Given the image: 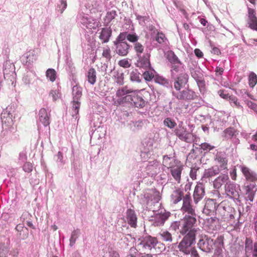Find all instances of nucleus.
<instances>
[{
  "instance_id": "62",
  "label": "nucleus",
  "mask_w": 257,
  "mask_h": 257,
  "mask_svg": "<svg viewBox=\"0 0 257 257\" xmlns=\"http://www.w3.org/2000/svg\"><path fill=\"white\" fill-rule=\"evenodd\" d=\"M33 165L30 162H26L23 166V170L27 173H30L33 170Z\"/></svg>"
},
{
  "instance_id": "29",
  "label": "nucleus",
  "mask_w": 257,
  "mask_h": 257,
  "mask_svg": "<svg viewBox=\"0 0 257 257\" xmlns=\"http://www.w3.org/2000/svg\"><path fill=\"white\" fill-rule=\"evenodd\" d=\"M213 240L208 238L200 239L198 243V247L203 251L208 252L212 249Z\"/></svg>"
},
{
  "instance_id": "64",
  "label": "nucleus",
  "mask_w": 257,
  "mask_h": 257,
  "mask_svg": "<svg viewBox=\"0 0 257 257\" xmlns=\"http://www.w3.org/2000/svg\"><path fill=\"white\" fill-rule=\"evenodd\" d=\"M55 157L58 166H62L65 163L63 160V156L61 152H59Z\"/></svg>"
},
{
  "instance_id": "16",
  "label": "nucleus",
  "mask_w": 257,
  "mask_h": 257,
  "mask_svg": "<svg viewBox=\"0 0 257 257\" xmlns=\"http://www.w3.org/2000/svg\"><path fill=\"white\" fill-rule=\"evenodd\" d=\"M157 244H158V242L156 238L151 236H146L141 239L138 245L149 250L153 248H155Z\"/></svg>"
},
{
  "instance_id": "30",
  "label": "nucleus",
  "mask_w": 257,
  "mask_h": 257,
  "mask_svg": "<svg viewBox=\"0 0 257 257\" xmlns=\"http://www.w3.org/2000/svg\"><path fill=\"white\" fill-rule=\"evenodd\" d=\"M137 219V215L134 210L130 209L127 210L126 212V220L132 227H136Z\"/></svg>"
},
{
  "instance_id": "55",
  "label": "nucleus",
  "mask_w": 257,
  "mask_h": 257,
  "mask_svg": "<svg viewBox=\"0 0 257 257\" xmlns=\"http://www.w3.org/2000/svg\"><path fill=\"white\" fill-rule=\"evenodd\" d=\"M139 37L135 33H127V40L134 44L138 43Z\"/></svg>"
},
{
  "instance_id": "36",
  "label": "nucleus",
  "mask_w": 257,
  "mask_h": 257,
  "mask_svg": "<svg viewBox=\"0 0 257 257\" xmlns=\"http://www.w3.org/2000/svg\"><path fill=\"white\" fill-rule=\"evenodd\" d=\"M155 81L156 83L163 85L167 88L173 87L170 81L163 76L156 75L155 77Z\"/></svg>"
},
{
  "instance_id": "22",
  "label": "nucleus",
  "mask_w": 257,
  "mask_h": 257,
  "mask_svg": "<svg viewBox=\"0 0 257 257\" xmlns=\"http://www.w3.org/2000/svg\"><path fill=\"white\" fill-rule=\"evenodd\" d=\"M245 199L252 202L257 191V186L254 183H251L244 186Z\"/></svg>"
},
{
  "instance_id": "7",
  "label": "nucleus",
  "mask_w": 257,
  "mask_h": 257,
  "mask_svg": "<svg viewBox=\"0 0 257 257\" xmlns=\"http://www.w3.org/2000/svg\"><path fill=\"white\" fill-rule=\"evenodd\" d=\"M13 112L14 106H8L5 110H4L1 114L2 127L4 131H6L12 132L14 130L13 127Z\"/></svg>"
},
{
  "instance_id": "13",
  "label": "nucleus",
  "mask_w": 257,
  "mask_h": 257,
  "mask_svg": "<svg viewBox=\"0 0 257 257\" xmlns=\"http://www.w3.org/2000/svg\"><path fill=\"white\" fill-rule=\"evenodd\" d=\"M15 66L10 62H6L4 65V77L5 79L10 80L13 84L16 79Z\"/></svg>"
},
{
  "instance_id": "56",
  "label": "nucleus",
  "mask_w": 257,
  "mask_h": 257,
  "mask_svg": "<svg viewBox=\"0 0 257 257\" xmlns=\"http://www.w3.org/2000/svg\"><path fill=\"white\" fill-rule=\"evenodd\" d=\"M198 73H199V74H198L197 71H194L193 72H191V74L192 76L196 80L198 86L200 87L201 84H203V81L201 79V74L199 73V71L198 72Z\"/></svg>"
},
{
  "instance_id": "51",
  "label": "nucleus",
  "mask_w": 257,
  "mask_h": 257,
  "mask_svg": "<svg viewBox=\"0 0 257 257\" xmlns=\"http://www.w3.org/2000/svg\"><path fill=\"white\" fill-rule=\"evenodd\" d=\"M249 85L251 87H253L257 83V76L254 72H251L249 74Z\"/></svg>"
},
{
  "instance_id": "47",
  "label": "nucleus",
  "mask_w": 257,
  "mask_h": 257,
  "mask_svg": "<svg viewBox=\"0 0 257 257\" xmlns=\"http://www.w3.org/2000/svg\"><path fill=\"white\" fill-rule=\"evenodd\" d=\"M142 75L137 70H133L130 73V79L132 81L140 82Z\"/></svg>"
},
{
  "instance_id": "57",
  "label": "nucleus",
  "mask_w": 257,
  "mask_h": 257,
  "mask_svg": "<svg viewBox=\"0 0 257 257\" xmlns=\"http://www.w3.org/2000/svg\"><path fill=\"white\" fill-rule=\"evenodd\" d=\"M116 16V13L115 11H111L108 12L105 16V22L106 23H110L112 20H113Z\"/></svg>"
},
{
  "instance_id": "37",
  "label": "nucleus",
  "mask_w": 257,
  "mask_h": 257,
  "mask_svg": "<svg viewBox=\"0 0 257 257\" xmlns=\"http://www.w3.org/2000/svg\"><path fill=\"white\" fill-rule=\"evenodd\" d=\"M220 170L218 167L215 166L208 169H206L204 172L203 177L204 178H208L218 174Z\"/></svg>"
},
{
  "instance_id": "48",
  "label": "nucleus",
  "mask_w": 257,
  "mask_h": 257,
  "mask_svg": "<svg viewBox=\"0 0 257 257\" xmlns=\"http://www.w3.org/2000/svg\"><path fill=\"white\" fill-rule=\"evenodd\" d=\"M60 90L58 86L56 89H52L49 93V96L52 98L53 101H56L61 97Z\"/></svg>"
},
{
  "instance_id": "45",
  "label": "nucleus",
  "mask_w": 257,
  "mask_h": 257,
  "mask_svg": "<svg viewBox=\"0 0 257 257\" xmlns=\"http://www.w3.org/2000/svg\"><path fill=\"white\" fill-rule=\"evenodd\" d=\"M215 160L220 163V167L221 170L224 169L223 165L225 160V153L224 152L217 151Z\"/></svg>"
},
{
  "instance_id": "25",
  "label": "nucleus",
  "mask_w": 257,
  "mask_h": 257,
  "mask_svg": "<svg viewBox=\"0 0 257 257\" xmlns=\"http://www.w3.org/2000/svg\"><path fill=\"white\" fill-rule=\"evenodd\" d=\"M224 237L223 235L218 236L216 239L214 244L216 246L214 253V257H224L222 248L224 246Z\"/></svg>"
},
{
  "instance_id": "42",
  "label": "nucleus",
  "mask_w": 257,
  "mask_h": 257,
  "mask_svg": "<svg viewBox=\"0 0 257 257\" xmlns=\"http://www.w3.org/2000/svg\"><path fill=\"white\" fill-rule=\"evenodd\" d=\"M113 77L115 82L119 85L123 84L124 74L122 71H116L114 72Z\"/></svg>"
},
{
  "instance_id": "63",
  "label": "nucleus",
  "mask_w": 257,
  "mask_h": 257,
  "mask_svg": "<svg viewBox=\"0 0 257 257\" xmlns=\"http://www.w3.org/2000/svg\"><path fill=\"white\" fill-rule=\"evenodd\" d=\"M152 155H153V153L150 152H148V151H146V150L142 149L141 151V157L142 159L145 161L149 159Z\"/></svg>"
},
{
  "instance_id": "21",
  "label": "nucleus",
  "mask_w": 257,
  "mask_h": 257,
  "mask_svg": "<svg viewBox=\"0 0 257 257\" xmlns=\"http://www.w3.org/2000/svg\"><path fill=\"white\" fill-rule=\"evenodd\" d=\"M247 24L249 27L257 31V17L256 12L253 9L248 8Z\"/></svg>"
},
{
  "instance_id": "60",
  "label": "nucleus",
  "mask_w": 257,
  "mask_h": 257,
  "mask_svg": "<svg viewBox=\"0 0 257 257\" xmlns=\"http://www.w3.org/2000/svg\"><path fill=\"white\" fill-rule=\"evenodd\" d=\"M136 19L138 21L139 23L141 26H144L146 22H148L149 18L146 16H140L138 14H135Z\"/></svg>"
},
{
  "instance_id": "10",
  "label": "nucleus",
  "mask_w": 257,
  "mask_h": 257,
  "mask_svg": "<svg viewBox=\"0 0 257 257\" xmlns=\"http://www.w3.org/2000/svg\"><path fill=\"white\" fill-rule=\"evenodd\" d=\"M77 22L82 28L94 29L98 27V22L88 14L79 12L77 17Z\"/></svg>"
},
{
  "instance_id": "43",
  "label": "nucleus",
  "mask_w": 257,
  "mask_h": 257,
  "mask_svg": "<svg viewBox=\"0 0 257 257\" xmlns=\"http://www.w3.org/2000/svg\"><path fill=\"white\" fill-rule=\"evenodd\" d=\"M87 78L88 82L91 84L93 85L95 83L96 80V71L94 68H91L89 69L87 73Z\"/></svg>"
},
{
  "instance_id": "33",
  "label": "nucleus",
  "mask_w": 257,
  "mask_h": 257,
  "mask_svg": "<svg viewBox=\"0 0 257 257\" xmlns=\"http://www.w3.org/2000/svg\"><path fill=\"white\" fill-rule=\"evenodd\" d=\"M111 30L110 28H103L101 29L99 38L102 43H107L111 35Z\"/></svg>"
},
{
  "instance_id": "38",
  "label": "nucleus",
  "mask_w": 257,
  "mask_h": 257,
  "mask_svg": "<svg viewBox=\"0 0 257 257\" xmlns=\"http://www.w3.org/2000/svg\"><path fill=\"white\" fill-rule=\"evenodd\" d=\"M114 67L109 66L108 62L107 63H104L103 64L101 63L100 66L98 67L99 71L103 75L108 74L110 75L112 72Z\"/></svg>"
},
{
  "instance_id": "24",
  "label": "nucleus",
  "mask_w": 257,
  "mask_h": 257,
  "mask_svg": "<svg viewBox=\"0 0 257 257\" xmlns=\"http://www.w3.org/2000/svg\"><path fill=\"white\" fill-rule=\"evenodd\" d=\"M140 68L143 69L145 71L142 75L144 79L148 81H151L153 78H155V70L151 67L150 60H149V64L146 66H137Z\"/></svg>"
},
{
  "instance_id": "17",
  "label": "nucleus",
  "mask_w": 257,
  "mask_h": 257,
  "mask_svg": "<svg viewBox=\"0 0 257 257\" xmlns=\"http://www.w3.org/2000/svg\"><path fill=\"white\" fill-rule=\"evenodd\" d=\"M239 194L233 185H229L226 188V201L230 200V204L233 206L236 204L235 200L238 198Z\"/></svg>"
},
{
  "instance_id": "46",
  "label": "nucleus",
  "mask_w": 257,
  "mask_h": 257,
  "mask_svg": "<svg viewBox=\"0 0 257 257\" xmlns=\"http://www.w3.org/2000/svg\"><path fill=\"white\" fill-rule=\"evenodd\" d=\"M80 230L79 229L74 230L72 232L71 236H70V238L69 239V241H70L69 245L70 246H73L74 245L77 239L78 238V237H79V236L80 235Z\"/></svg>"
},
{
  "instance_id": "61",
  "label": "nucleus",
  "mask_w": 257,
  "mask_h": 257,
  "mask_svg": "<svg viewBox=\"0 0 257 257\" xmlns=\"http://www.w3.org/2000/svg\"><path fill=\"white\" fill-rule=\"evenodd\" d=\"M102 56L106 58L107 62L109 61L111 58V51L109 47L104 48L102 52Z\"/></svg>"
},
{
  "instance_id": "54",
  "label": "nucleus",
  "mask_w": 257,
  "mask_h": 257,
  "mask_svg": "<svg viewBox=\"0 0 257 257\" xmlns=\"http://www.w3.org/2000/svg\"><path fill=\"white\" fill-rule=\"evenodd\" d=\"M164 124L170 128H173L176 125V123L174 120L170 117L166 118L163 121Z\"/></svg>"
},
{
  "instance_id": "5",
  "label": "nucleus",
  "mask_w": 257,
  "mask_h": 257,
  "mask_svg": "<svg viewBox=\"0 0 257 257\" xmlns=\"http://www.w3.org/2000/svg\"><path fill=\"white\" fill-rule=\"evenodd\" d=\"M194 243H195V232L191 230L184 237L178 245V248L181 251L187 255L191 254V257H200L196 249L192 247V245Z\"/></svg>"
},
{
  "instance_id": "40",
  "label": "nucleus",
  "mask_w": 257,
  "mask_h": 257,
  "mask_svg": "<svg viewBox=\"0 0 257 257\" xmlns=\"http://www.w3.org/2000/svg\"><path fill=\"white\" fill-rule=\"evenodd\" d=\"M82 88L77 85H74L72 88V100H80L82 96Z\"/></svg>"
},
{
  "instance_id": "49",
  "label": "nucleus",
  "mask_w": 257,
  "mask_h": 257,
  "mask_svg": "<svg viewBox=\"0 0 257 257\" xmlns=\"http://www.w3.org/2000/svg\"><path fill=\"white\" fill-rule=\"evenodd\" d=\"M46 75L49 80L52 82H54L56 78V72L52 68H49L46 72Z\"/></svg>"
},
{
  "instance_id": "39",
  "label": "nucleus",
  "mask_w": 257,
  "mask_h": 257,
  "mask_svg": "<svg viewBox=\"0 0 257 257\" xmlns=\"http://www.w3.org/2000/svg\"><path fill=\"white\" fill-rule=\"evenodd\" d=\"M160 236V239L168 244L170 243L173 241V237L172 234L167 230H162L159 234Z\"/></svg>"
},
{
  "instance_id": "28",
  "label": "nucleus",
  "mask_w": 257,
  "mask_h": 257,
  "mask_svg": "<svg viewBox=\"0 0 257 257\" xmlns=\"http://www.w3.org/2000/svg\"><path fill=\"white\" fill-rule=\"evenodd\" d=\"M115 46V52L120 56H126L128 52L130 46L127 43H114Z\"/></svg>"
},
{
  "instance_id": "1",
  "label": "nucleus",
  "mask_w": 257,
  "mask_h": 257,
  "mask_svg": "<svg viewBox=\"0 0 257 257\" xmlns=\"http://www.w3.org/2000/svg\"><path fill=\"white\" fill-rule=\"evenodd\" d=\"M160 199L159 193L154 191H146L139 196L140 202L144 207L153 212V224L155 226L163 225L170 216V213L166 212L165 210L156 209L161 206L159 202Z\"/></svg>"
},
{
  "instance_id": "26",
  "label": "nucleus",
  "mask_w": 257,
  "mask_h": 257,
  "mask_svg": "<svg viewBox=\"0 0 257 257\" xmlns=\"http://www.w3.org/2000/svg\"><path fill=\"white\" fill-rule=\"evenodd\" d=\"M205 195L204 187L202 184H197L193 193V199L195 204L198 203Z\"/></svg>"
},
{
  "instance_id": "59",
  "label": "nucleus",
  "mask_w": 257,
  "mask_h": 257,
  "mask_svg": "<svg viewBox=\"0 0 257 257\" xmlns=\"http://www.w3.org/2000/svg\"><path fill=\"white\" fill-rule=\"evenodd\" d=\"M183 221V219L182 220L181 222L175 221L173 222L170 226L171 229L175 231H177L178 229H179L180 230L181 229V227L182 226Z\"/></svg>"
},
{
  "instance_id": "50",
  "label": "nucleus",
  "mask_w": 257,
  "mask_h": 257,
  "mask_svg": "<svg viewBox=\"0 0 257 257\" xmlns=\"http://www.w3.org/2000/svg\"><path fill=\"white\" fill-rule=\"evenodd\" d=\"M155 36V40L159 44H163L167 41L165 34L162 32H158Z\"/></svg>"
},
{
  "instance_id": "44",
  "label": "nucleus",
  "mask_w": 257,
  "mask_h": 257,
  "mask_svg": "<svg viewBox=\"0 0 257 257\" xmlns=\"http://www.w3.org/2000/svg\"><path fill=\"white\" fill-rule=\"evenodd\" d=\"M34 78L35 75L32 72H27L24 76L23 81L25 84L30 85L33 83Z\"/></svg>"
},
{
  "instance_id": "58",
  "label": "nucleus",
  "mask_w": 257,
  "mask_h": 257,
  "mask_svg": "<svg viewBox=\"0 0 257 257\" xmlns=\"http://www.w3.org/2000/svg\"><path fill=\"white\" fill-rule=\"evenodd\" d=\"M9 249L4 243H0V257H8Z\"/></svg>"
},
{
  "instance_id": "27",
  "label": "nucleus",
  "mask_w": 257,
  "mask_h": 257,
  "mask_svg": "<svg viewBox=\"0 0 257 257\" xmlns=\"http://www.w3.org/2000/svg\"><path fill=\"white\" fill-rule=\"evenodd\" d=\"M183 166L181 162L170 169L171 174L174 180L180 183Z\"/></svg>"
},
{
  "instance_id": "2",
  "label": "nucleus",
  "mask_w": 257,
  "mask_h": 257,
  "mask_svg": "<svg viewBox=\"0 0 257 257\" xmlns=\"http://www.w3.org/2000/svg\"><path fill=\"white\" fill-rule=\"evenodd\" d=\"M181 210L184 215V218L180 233L184 235L191 230L195 232L196 230L193 226L196 222L197 214L195 208L192 204V200L189 194H186L183 197Z\"/></svg>"
},
{
  "instance_id": "32",
  "label": "nucleus",
  "mask_w": 257,
  "mask_h": 257,
  "mask_svg": "<svg viewBox=\"0 0 257 257\" xmlns=\"http://www.w3.org/2000/svg\"><path fill=\"white\" fill-rule=\"evenodd\" d=\"M213 186L215 189H220L219 194H224L225 190V175L222 174L218 177L213 182Z\"/></svg>"
},
{
  "instance_id": "4",
  "label": "nucleus",
  "mask_w": 257,
  "mask_h": 257,
  "mask_svg": "<svg viewBox=\"0 0 257 257\" xmlns=\"http://www.w3.org/2000/svg\"><path fill=\"white\" fill-rule=\"evenodd\" d=\"M160 172V164L157 160L150 162L144 161L138 164V177L146 178L154 177Z\"/></svg>"
},
{
  "instance_id": "8",
  "label": "nucleus",
  "mask_w": 257,
  "mask_h": 257,
  "mask_svg": "<svg viewBox=\"0 0 257 257\" xmlns=\"http://www.w3.org/2000/svg\"><path fill=\"white\" fill-rule=\"evenodd\" d=\"M133 90L127 86L119 88L116 92V98L113 99V104L118 106L129 101Z\"/></svg>"
},
{
  "instance_id": "23",
  "label": "nucleus",
  "mask_w": 257,
  "mask_h": 257,
  "mask_svg": "<svg viewBox=\"0 0 257 257\" xmlns=\"http://www.w3.org/2000/svg\"><path fill=\"white\" fill-rule=\"evenodd\" d=\"M143 150L154 153V150L157 148L158 144L154 139L152 138H147L143 141Z\"/></svg>"
},
{
  "instance_id": "34",
  "label": "nucleus",
  "mask_w": 257,
  "mask_h": 257,
  "mask_svg": "<svg viewBox=\"0 0 257 257\" xmlns=\"http://www.w3.org/2000/svg\"><path fill=\"white\" fill-rule=\"evenodd\" d=\"M184 193L180 189H177L174 191L171 195V201L174 204H177L179 202H180L181 200H183Z\"/></svg>"
},
{
  "instance_id": "52",
  "label": "nucleus",
  "mask_w": 257,
  "mask_h": 257,
  "mask_svg": "<svg viewBox=\"0 0 257 257\" xmlns=\"http://www.w3.org/2000/svg\"><path fill=\"white\" fill-rule=\"evenodd\" d=\"M67 6V0H60L57 4L58 11L62 14Z\"/></svg>"
},
{
  "instance_id": "31",
  "label": "nucleus",
  "mask_w": 257,
  "mask_h": 257,
  "mask_svg": "<svg viewBox=\"0 0 257 257\" xmlns=\"http://www.w3.org/2000/svg\"><path fill=\"white\" fill-rule=\"evenodd\" d=\"M80 105V100H72L71 102V114L74 122L78 120Z\"/></svg>"
},
{
  "instance_id": "14",
  "label": "nucleus",
  "mask_w": 257,
  "mask_h": 257,
  "mask_svg": "<svg viewBox=\"0 0 257 257\" xmlns=\"http://www.w3.org/2000/svg\"><path fill=\"white\" fill-rule=\"evenodd\" d=\"M171 78L173 80L174 82H176L182 76H186V80L188 79V75L183 72V64L181 62L178 64L174 65L171 66Z\"/></svg>"
},
{
  "instance_id": "9",
  "label": "nucleus",
  "mask_w": 257,
  "mask_h": 257,
  "mask_svg": "<svg viewBox=\"0 0 257 257\" xmlns=\"http://www.w3.org/2000/svg\"><path fill=\"white\" fill-rule=\"evenodd\" d=\"M174 133L177 137L182 141L187 143L197 141L196 136L187 131V128L183 125V121L179 122L178 126L174 130Z\"/></svg>"
},
{
  "instance_id": "6",
  "label": "nucleus",
  "mask_w": 257,
  "mask_h": 257,
  "mask_svg": "<svg viewBox=\"0 0 257 257\" xmlns=\"http://www.w3.org/2000/svg\"><path fill=\"white\" fill-rule=\"evenodd\" d=\"M134 49L136 53V66H144L149 64L150 55L147 50L141 43L138 42L134 44Z\"/></svg>"
},
{
  "instance_id": "41",
  "label": "nucleus",
  "mask_w": 257,
  "mask_h": 257,
  "mask_svg": "<svg viewBox=\"0 0 257 257\" xmlns=\"http://www.w3.org/2000/svg\"><path fill=\"white\" fill-rule=\"evenodd\" d=\"M167 59L170 63L171 66L174 65L178 64L181 62L178 57L172 51L168 52L167 54Z\"/></svg>"
},
{
  "instance_id": "15",
  "label": "nucleus",
  "mask_w": 257,
  "mask_h": 257,
  "mask_svg": "<svg viewBox=\"0 0 257 257\" xmlns=\"http://www.w3.org/2000/svg\"><path fill=\"white\" fill-rule=\"evenodd\" d=\"M50 111L44 108H41L38 114L37 125L38 128L42 126H47L50 124Z\"/></svg>"
},
{
  "instance_id": "3",
  "label": "nucleus",
  "mask_w": 257,
  "mask_h": 257,
  "mask_svg": "<svg viewBox=\"0 0 257 257\" xmlns=\"http://www.w3.org/2000/svg\"><path fill=\"white\" fill-rule=\"evenodd\" d=\"M188 82L186 76H182L180 80L173 83V87H172V94L174 97L179 101H190L194 99L197 95L192 90L185 88L182 89Z\"/></svg>"
},
{
  "instance_id": "12",
  "label": "nucleus",
  "mask_w": 257,
  "mask_h": 257,
  "mask_svg": "<svg viewBox=\"0 0 257 257\" xmlns=\"http://www.w3.org/2000/svg\"><path fill=\"white\" fill-rule=\"evenodd\" d=\"M128 102L131 103L135 107L142 108L147 104V101L144 99L140 91L133 90Z\"/></svg>"
},
{
  "instance_id": "18",
  "label": "nucleus",
  "mask_w": 257,
  "mask_h": 257,
  "mask_svg": "<svg viewBox=\"0 0 257 257\" xmlns=\"http://www.w3.org/2000/svg\"><path fill=\"white\" fill-rule=\"evenodd\" d=\"M240 168L242 173L247 181L251 182L257 181V173L245 165H242Z\"/></svg>"
},
{
  "instance_id": "20",
  "label": "nucleus",
  "mask_w": 257,
  "mask_h": 257,
  "mask_svg": "<svg viewBox=\"0 0 257 257\" xmlns=\"http://www.w3.org/2000/svg\"><path fill=\"white\" fill-rule=\"evenodd\" d=\"M214 148V147L211 146L208 143H203L199 145V147H195L191 150L190 153L189 154V156L193 159H196L197 156V152H201V150L209 151Z\"/></svg>"
},
{
  "instance_id": "19",
  "label": "nucleus",
  "mask_w": 257,
  "mask_h": 257,
  "mask_svg": "<svg viewBox=\"0 0 257 257\" xmlns=\"http://www.w3.org/2000/svg\"><path fill=\"white\" fill-rule=\"evenodd\" d=\"M180 162H181L176 159L175 153H174L172 155H166L163 156L162 165L167 169H171Z\"/></svg>"
},
{
  "instance_id": "35",
  "label": "nucleus",
  "mask_w": 257,
  "mask_h": 257,
  "mask_svg": "<svg viewBox=\"0 0 257 257\" xmlns=\"http://www.w3.org/2000/svg\"><path fill=\"white\" fill-rule=\"evenodd\" d=\"M36 56L35 55L34 51H29L23 56V61L25 62L26 64L28 65L33 63L36 60Z\"/></svg>"
},
{
  "instance_id": "53",
  "label": "nucleus",
  "mask_w": 257,
  "mask_h": 257,
  "mask_svg": "<svg viewBox=\"0 0 257 257\" xmlns=\"http://www.w3.org/2000/svg\"><path fill=\"white\" fill-rule=\"evenodd\" d=\"M127 32L120 33L117 36L116 40L114 42V43H127L125 41V39H127Z\"/></svg>"
},
{
  "instance_id": "11",
  "label": "nucleus",
  "mask_w": 257,
  "mask_h": 257,
  "mask_svg": "<svg viewBox=\"0 0 257 257\" xmlns=\"http://www.w3.org/2000/svg\"><path fill=\"white\" fill-rule=\"evenodd\" d=\"M221 209H223V211L225 210V207L223 206L222 202L216 207L215 200L208 199L206 201L202 212L207 215H211L213 214L214 212H216V214H221L220 210Z\"/></svg>"
}]
</instances>
